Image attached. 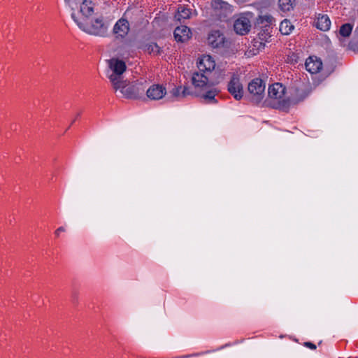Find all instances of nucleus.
I'll list each match as a JSON object with an SVG mask.
<instances>
[{
    "label": "nucleus",
    "instance_id": "16",
    "mask_svg": "<svg viewBox=\"0 0 358 358\" xmlns=\"http://www.w3.org/2000/svg\"><path fill=\"white\" fill-rule=\"evenodd\" d=\"M208 43L213 48H219L224 43V37L220 31H213L208 37Z\"/></svg>",
    "mask_w": 358,
    "mask_h": 358
},
{
    "label": "nucleus",
    "instance_id": "19",
    "mask_svg": "<svg viewBox=\"0 0 358 358\" xmlns=\"http://www.w3.org/2000/svg\"><path fill=\"white\" fill-rule=\"evenodd\" d=\"M294 90L295 97L292 100V101L294 102L303 100L309 94V92L307 90V87L304 84L296 86Z\"/></svg>",
    "mask_w": 358,
    "mask_h": 358
},
{
    "label": "nucleus",
    "instance_id": "22",
    "mask_svg": "<svg viewBox=\"0 0 358 358\" xmlns=\"http://www.w3.org/2000/svg\"><path fill=\"white\" fill-rule=\"evenodd\" d=\"M294 26L291 22L287 19L282 20L280 24V31L284 35H288L291 33Z\"/></svg>",
    "mask_w": 358,
    "mask_h": 358
},
{
    "label": "nucleus",
    "instance_id": "15",
    "mask_svg": "<svg viewBox=\"0 0 358 358\" xmlns=\"http://www.w3.org/2000/svg\"><path fill=\"white\" fill-rule=\"evenodd\" d=\"M80 5V13L83 16L82 20H86L94 12V8L92 1L90 0H81L78 1Z\"/></svg>",
    "mask_w": 358,
    "mask_h": 358
},
{
    "label": "nucleus",
    "instance_id": "18",
    "mask_svg": "<svg viewBox=\"0 0 358 358\" xmlns=\"http://www.w3.org/2000/svg\"><path fill=\"white\" fill-rule=\"evenodd\" d=\"M172 95L175 97H178L179 99L185 98L187 95H193L194 92L189 90L188 87L184 86H178L172 89L171 91Z\"/></svg>",
    "mask_w": 358,
    "mask_h": 358
},
{
    "label": "nucleus",
    "instance_id": "3",
    "mask_svg": "<svg viewBox=\"0 0 358 358\" xmlns=\"http://www.w3.org/2000/svg\"><path fill=\"white\" fill-rule=\"evenodd\" d=\"M192 83L196 90L206 91L202 97L208 103L215 101V96L217 94V92L215 90H210L211 84L205 74L199 73V72L194 73L192 76Z\"/></svg>",
    "mask_w": 358,
    "mask_h": 358
},
{
    "label": "nucleus",
    "instance_id": "5",
    "mask_svg": "<svg viewBox=\"0 0 358 358\" xmlns=\"http://www.w3.org/2000/svg\"><path fill=\"white\" fill-rule=\"evenodd\" d=\"M265 83L260 78L251 80L248 86L250 100L255 104L259 103L265 95Z\"/></svg>",
    "mask_w": 358,
    "mask_h": 358
},
{
    "label": "nucleus",
    "instance_id": "21",
    "mask_svg": "<svg viewBox=\"0 0 358 358\" xmlns=\"http://www.w3.org/2000/svg\"><path fill=\"white\" fill-rule=\"evenodd\" d=\"M191 14V9L187 8L184 6H180L178 8V12L176 13L174 18L176 21L182 22V20L189 18Z\"/></svg>",
    "mask_w": 358,
    "mask_h": 358
},
{
    "label": "nucleus",
    "instance_id": "29",
    "mask_svg": "<svg viewBox=\"0 0 358 358\" xmlns=\"http://www.w3.org/2000/svg\"><path fill=\"white\" fill-rule=\"evenodd\" d=\"M357 29H358V27H357Z\"/></svg>",
    "mask_w": 358,
    "mask_h": 358
},
{
    "label": "nucleus",
    "instance_id": "25",
    "mask_svg": "<svg viewBox=\"0 0 358 358\" xmlns=\"http://www.w3.org/2000/svg\"><path fill=\"white\" fill-rule=\"evenodd\" d=\"M352 30V25L349 23H346L341 27L339 33L343 37H348L351 34Z\"/></svg>",
    "mask_w": 358,
    "mask_h": 358
},
{
    "label": "nucleus",
    "instance_id": "8",
    "mask_svg": "<svg viewBox=\"0 0 358 358\" xmlns=\"http://www.w3.org/2000/svg\"><path fill=\"white\" fill-rule=\"evenodd\" d=\"M129 23L124 17H121L115 24L113 29V34L116 39L124 38L129 31Z\"/></svg>",
    "mask_w": 358,
    "mask_h": 358
},
{
    "label": "nucleus",
    "instance_id": "14",
    "mask_svg": "<svg viewBox=\"0 0 358 358\" xmlns=\"http://www.w3.org/2000/svg\"><path fill=\"white\" fill-rule=\"evenodd\" d=\"M174 38L178 42H185L191 35L190 29L187 26L182 25L177 27L174 30Z\"/></svg>",
    "mask_w": 358,
    "mask_h": 358
},
{
    "label": "nucleus",
    "instance_id": "1",
    "mask_svg": "<svg viewBox=\"0 0 358 358\" xmlns=\"http://www.w3.org/2000/svg\"><path fill=\"white\" fill-rule=\"evenodd\" d=\"M71 17L78 27L85 32L101 37L106 36L108 27L103 22L102 17L96 18L90 23L87 22L86 20H79L74 12L71 13Z\"/></svg>",
    "mask_w": 358,
    "mask_h": 358
},
{
    "label": "nucleus",
    "instance_id": "13",
    "mask_svg": "<svg viewBox=\"0 0 358 358\" xmlns=\"http://www.w3.org/2000/svg\"><path fill=\"white\" fill-rule=\"evenodd\" d=\"M306 69L310 73H316L322 67V62L320 59L315 56L309 57L305 63Z\"/></svg>",
    "mask_w": 358,
    "mask_h": 358
},
{
    "label": "nucleus",
    "instance_id": "28",
    "mask_svg": "<svg viewBox=\"0 0 358 358\" xmlns=\"http://www.w3.org/2000/svg\"><path fill=\"white\" fill-rule=\"evenodd\" d=\"M65 231V229L63 227H59L55 232V235L57 236H59L60 232H62V231Z\"/></svg>",
    "mask_w": 358,
    "mask_h": 358
},
{
    "label": "nucleus",
    "instance_id": "24",
    "mask_svg": "<svg viewBox=\"0 0 358 358\" xmlns=\"http://www.w3.org/2000/svg\"><path fill=\"white\" fill-rule=\"evenodd\" d=\"M295 0H278L280 8L282 11H289L293 8Z\"/></svg>",
    "mask_w": 358,
    "mask_h": 358
},
{
    "label": "nucleus",
    "instance_id": "20",
    "mask_svg": "<svg viewBox=\"0 0 358 358\" xmlns=\"http://www.w3.org/2000/svg\"><path fill=\"white\" fill-rule=\"evenodd\" d=\"M273 17L271 15L266 14L259 16V17L257 19V24L261 26L262 27L265 28V30H264V31H268V28L273 24Z\"/></svg>",
    "mask_w": 358,
    "mask_h": 358
},
{
    "label": "nucleus",
    "instance_id": "2",
    "mask_svg": "<svg viewBox=\"0 0 358 358\" xmlns=\"http://www.w3.org/2000/svg\"><path fill=\"white\" fill-rule=\"evenodd\" d=\"M108 67L111 73L108 75V79L111 83L115 91L122 86L124 79L123 73L127 70V66L124 62L117 58H112L108 60Z\"/></svg>",
    "mask_w": 358,
    "mask_h": 358
},
{
    "label": "nucleus",
    "instance_id": "12",
    "mask_svg": "<svg viewBox=\"0 0 358 358\" xmlns=\"http://www.w3.org/2000/svg\"><path fill=\"white\" fill-rule=\"evenodd\" d=\"M215 63L213 58L209 55L203 56L197 62V67L201 73L210 72L215 69Z\"/></svg>",
    "mask_w": 358,
    "mask_h": 358
},
{
    "label": "nucleus",
    "instance_id": "4",
    "mask_svg": "<svg viewBox=\"0 0 358 358\" xmlns=\"http://www.w3.org/2000/svg\"><path fill=\"white\" fill-rule=\"evenodd\" d=\"M285 92V87L281 83H276L269 86L268 90V96L271 99L277 100V102L273 103V108L285 110L289 107L291 100L283 98Z\"/></svg>",
    "mask_w": 358,
    "mask_h": 358
},
{
    "label": "nucleus",
    "instance_id": "27",
    "mask_svg": "<svg viewBox=\"0 0 358 358\" xmlns=\"http://www.w3.org/2000/svg\"><path fill=\"white\" fill-rule=\"evenodd\" d=\"M303 345H304V346H306L311 350L316 349V345L311 342H305Z\"/></svg>",
    "mask_w": 358,
    "mask_h": 358
},
{
    "label": "nucleus",
    "instance_id": "6",
    "mask_svg": "<svg viewBox=\"0 0 358 358\" xmlns=\"http://www.w3.org/2000/svg\"><path fill=\"white\" fill-rule=\"evenodd\" d=\"M118 90L122 95L127 99H138L141 97L145 92V87L142 83L136 82L129 85L127 80H124V84Z\"/></svg>",
    "mask_w": 358,
    "mask_h": 358
},
{
    "label": "nucleus",
    "instance_id": "11",
    "mask_svg": "<svg viewBox=\"0 0 358 358\" xmlns=\"http://www.w3.org/2000/svg\"><path fill=\"white\" fill-rule=\"evenodd\" d=\"M166 94V88L159 84L152 85L146 90V95L151 100H159Z\"/></svg>",
    "mask_w": 358,
    "mask_h": 358
},
{
    "label": "nucleus",
    "instance_id": "23",
    "mask_svg": "<svg viewBox=\"0 0 358 358\" xmlns=\"http://www.w3.org/2000/svg\"><path fill=\"white\" fill-rule=\"evenodd\" d=\"M143 50L149 54L159 55L161 53V48L157 43H150L144 45Z\"/></svg>",
    "mask_w": 358,
    "mask_h": 358
},
{
    "label": "nucleus",
    "instance_id": "26",
    "mask_svg": "<svg viewBox=\"0 0 358 358\" xmlns=\"http://www.w3.org/2000/svg\"><path fill=\"white\" fill-rule=\"evenodd\" d=\"M65 3L69 6L71 8V10H75V8L78 5V1L76 0H64Z\"/></svg>",
    "mask_w": 358,
    "mask_h": 358
},
{
    "label": "nucleus",
    "instance_id": "9",
    "mask_svg": "<svg viewBox=\"0 0 358 358\" xmlns=\"http://www.w3.org/2000/svg\"><path fill=\"white\" fill-rule=\"evenodd\" d=\"M212 7L215 15L220 18L226 17L232 12L231 6L228 3L222 0H214L212 2Z\"/></svg>",
    "mask_w": 358,
    "mask_h": 358
},
{
    "label": "nucleus",
    "instance_id": "10",
    "mask_svg": "<svg viewBox=\"0 0 358 358\" xmlns=\"http://www.w3.org/2000/svg\"><path fill=\"white\" fill-rule=\"evenodd\" d=\"M251 27L250 20L245 16H240L234 24V31L240 35L248 34Z\"/></svg>",
    "mask_w": 358,
    "mask_h": 358
},
{
    "label": "nucleus",
    "instance_id": "17",
    "mask_svg": "<svg viewBox=\"0 0 358 358\" xmlns=\"http://www.w3.org/2000/svg\"><path fill=\"white\" fill-rule=\"evenodd\" d=\"M317 29L326 31L330 29L331 21L327 15H320L315 23Z\"/></svg>",
    "mask_w": 358,
    "mask_h": 358
},
{
    "label": "nucleus",
    "instance_id": "7",
    "mask_svg": "<svg viewBox=\"0 0 358 358\" xmlns=\"http://www.w3.org/2000/svg\"><path fill=\"white\" fill-rule=\"evenodd\" d=\"M229 92L236 100H240L243 96V85L240 82L238 75L234 73L227 85Z\"/></svg>",
    "mask_w": 358,
    "mask_h": 358
}]
</instances>
